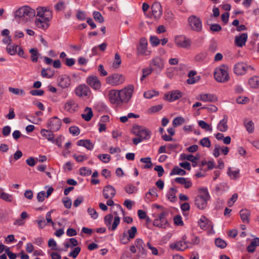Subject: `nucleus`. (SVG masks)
<instances>
[{
    "mask_svg": "<svg viewBox=\"0 0 259 259\" xmlns=\"http://www.w3.org/2000/svg\"><path fill=\"white\" fill-rule=\"evenodd\" d=\"M52 18V13L48 7L38 8L35 24L39 28L46 29L49 26L48 22Z\"/></svg>",
    "mask_w": 259,
    "mask_h": 259,
    "instance_id": "nucleus-1",
    "label": "nucleus"
},
{
    "mask_svg": "<svg viewBox=\"0 0 259 259\" xmlns=\"http://www.w3.org/2000/svg\"><path fill=\"white\" fill-rule=\"evenodd\" d=\"M35 16V11L29 6L20 7L15 13V18L19 23H25Z\"/></svg>",
    "mask_w": 259,
    "mask_h": 259,
    "instance_id": "nucleus-2",
    "label": "nucleus"
},
{
    "mask_svg": "<svg viewBox=\"0 0 259 259\" xmlns=\"http://www.w3.org/2000/svg\"><path fill=\"white\" fill-rule=\"evenodd\" d=\"M214 78L218 82L225 83L230 79L229 74V67L222 64L217 67L213 73Z\"/></svg>",
    "mask_w": 259,
    "mask_h": 259,
    "instance_id": "nucleus-3",
    "label": "nucleus"
},
{
    "mask_svg": "<svg viewBox=\"0 0 259 259\" xmlns=\"http://www.w3.org/2000/svg\"><path fill=\"white\" fill-rule=\"evenodd\" d=\"M203 195L197 196L195 199V204L200 209H205L207 204V201L210 198L206 189H203Z\"/></svg>",
    "mask_w": 259,
    "mask_h": 259,
    "instance_id": "nucleus-4",
    "label": "nucleus"
},
{
    "mask_svg": "<svg viewBox=\"0 0 259 259\" xmlns=\"http://www.w3.org/2000/svg\"><path fill=\"white\" fill-rule=\"evenodd\" d=\"M132 132L133 134L142 138L143 140H148L151 137V131L142 126L134 125Z\"/></svg>",
    "mask_w": 259,
    "mask_h": 259,
    "instance_id": "nucleus-5",
    "label": "nucleus"
},
{
    "mask_svg": "<svg viewBox=\"0 0 259 259\" xmlns=\"http://www.w3.org/2000/svg\"><path fill=\"white\" fill-rule=\"evenodd\" d=\"M113 217L111 214H107L104 217V223L109 230L114 231L120 223V219L118 216H115L112 224Z\"/></svg>",
    "mask_w": 259,
    "mask_h": 259,
    "instance_id": "nucleus-6",
    "label": "nucleus"
},
{
    "mask_svg": "<svg viewBox=\"0 0 259 259\" xmlns=\"http://www.w3.org/2000/svg\"><path fill=\"white\" fill-rule=\"evenodd\" d=\"M124 81V76L118 73L112 74L106 78V83L112 86H117L121 84Z\"/></svg>",
    "mask_w": 259,
    "mask_h": 259,
    "instance_id": "nucleus-7",
    "label": "nucleus"
},
{
    "mask_svg": "<svg viewBox=\"0 0 259 259\" xmlns=\"http://www.w3.org/2000/svg\"><path fill=\"white\" fill-rule=\"evenodd\" d=\"M134 90V85L130 84L126 87L119 90L120 96L122 103H127L132 97Z\"/></svg>",
    "mask_w": 259,
    "mask_h": 259,
    "instance_id": "nucleus-8",
    "label": "nucleus"
},
{
    "mask_svg": "<svg viewBox=\"0 0 259 259\" xmlns=\"http://www.w3.org/2000/svg\"><path fill=\"white\" fill-rule=\"evenodd\" d=\"M187 237L186 235L183 236L182 240L177 241L175 243H171L169 245L170 248L172 250L178 251H184L189 247V242L186 241Z\"/></svg>",
    "mask_w": 259,
    "mask_h": 259,
    "instance_id": "nucleus-9",
    "label": "nucleus"
},
{
    "mask_svg": "<svg viewBox=\"0 0 259 259\" xmlns=\"http://www.w3.org/2000/svg\"><path fill=\"white\" fill-rule=\"evenodd\" d=\"M147 46L148 42L146 38L145 37L141 38L140 40L139 45L137 48L138 55L150 56L151 51L148 50Z\"/></svg>",
    "mask_w": 259,
    "mask_h": 259,
    "instance_id": "nucleus-10",
    "label": "nucleus"
},
{
    "mask_svg": "<svg viewBox=\"0 0 259 259\" xmlns=\"http://www.w3.org/2000/svg\"><path fill=\"white\" fill-rule=\"evenodd\" d=\"M175 42L178 47L184 49H188L191 46L190 39L182 35L176 36L175 38Z\"/></svg>",
    "mask_w": 259,
    "mask_h": 259,
    "instance_id": "nucleus-11",
    "label": "nucleus"
},
{
    "mask_svg": "<svg viewBox=\"0 0 259 259\" xmlns=\"http://www.w3.org/2000/svg\"><path fill=\"white\" fill-rule=\"evenodd\" d=\"M189 24L191 28L196 31L199 32L202 29V22L199 18L192 15L188 18Z\"/></svg>",
    "mask_w": 259,
    "mask_h": 259,
    "instance_id": "nucleus-12",
    "label": "nucleus"
},
{
    "mask_svg": "<svg viewBox=\"0 0 259 259\" xmlns=\"http://www.w3.org/2000/svg\"><path fill=\"white\" fill-rule=\"evenodd\" d=\"M62 125V121L57 116L51 118L48 122L47 127L53 132L59 131Z\"/></svg>",
    "mask_w": 259,
    "mask_h": 259,
    "instance_id": "nucleus-13",
    "label": "nucleus"
},
{
    "mask_svg": "<svg viewBox=\"0 0 259 259\" xmlns=\"http://www.w3.org/2000/svg\"><path fill=\"white\" fill-rule=\"evenodd\" d=\"M109 98L110 102L116 105L122 104L119 90H112L109 92Z\"/></svg>",
    "mask_w": 259,
    "mask_h": 259,
    "instance_id": "nucleus-14",
    "label": "nucleus"
},
{
    "mask_svg": "<svg viewBox=\"0 0 259 259\" xmlns=\"http://www.w3.org/2000/svg\"><path fill=\"white\" fill-rule=\"evenodd\" d=\"M58 85L63 89L69 88L71 85V79L67 75H60L57 79Z\"/></svg>",
    "mask_w": 259,
    "mask_h": 259,
    "instance_id": "nucleus-15",
    "label": "nucleus"
},
{
    "mask_svg": "<svg viewBox=\"0 0 259 259\" xmlns=\"http://www.w3.org/2000/svg\"><path fill=\"white\" fill-rule=\"evenodd\" d=\"M150 66H154V68H153V69L156 72H160L164 67L163 61L160 57H155L152 60L150 63Z\"/></svg>",
    "mask_w": 259,
    "mask_h": 259,
    "instance_id": "nucleus-16",
    "label": "nucleus"
},
{
    "mask_svg": "<svg viewBox=\"0 0 259 259\" xmlns=\"http://www.w3.org/2000/svg\"><path fill=\"white\" fill-rule=\"evenodd\" d=\"M247 65L243 62L236 63L233 68V71L237 75H243L246 72Z\"/></svg>",
    "mask_w": 259,
    "mask_h": 259,
    "instance_id": "nucleus-17",
    "label": "nucleus"
},
{
    "mask_svg": "<svg viewBox=\"0 0 259 259\" xmlns=\"http://www.w3.org/2000/svg\"><path fill=\"white\" fill-rule=\"evenodd\" d=\"M87 83L93 89L99 90L101 87V83L97 76H90L87 79Z\"/></svg>",
    "mask_w": 259,
    "mask_h": 259,
    "instance_id": "nucleus-18",
    "label": "nucleus"
},
{
    "mask_svg": "<svg viewBox=\"0 0 259 259\" xmlns=\"http://www.w3.org/2000/svg\"><path fill=\"white\" fill-rule=\"evenodd\" d=\"M182 96V93L179 90H174L168 92L164 95V99L169 102H173L178 100Z\"/></svg>",
    "mask_w": 259,
    "mask_h": 259,
    "instance_id": "nucleus-19",
    "label": "nucleus"
},
{
    "mask_svg": "<svg viewBox=\"0 0 259 259\" xmlns=\"http://www.w3.org/2000/svg\"><path fill=\"white\" fill-rule=\"evenodd\" d=\"M90 93V90L85 84H80L75 90V94L80 97H87Z\"/></svg>",
    "mask_w": 259,
    "mask_h": 259,
    "instance_id": "nucleus-20",
    "label": "nucleus"
},
{
    "mask_svg": "<svg viewBox=\"0 0 259 259\" xmlns=\"http://www.w3.org/2000/svg\"><path fill=\"white\" fill-rule=\"evenodd\" d=\"M115 194L116 190L111 185L106 186L103 190V195L105 199H112Z\"/></svg>",
    "mask_w": 259,
    "mask_h": 259,
    "instance_id": "nucleus-21",
    "label": "nucleus"
},
{
    "mask_svg": "<svg viewBox=\"0 0 259 259\" xmlns=\"http://www.w3.org/2000/svg\"><path fill=\"white\" fill-rule=\"evenodd\" d=\"M151 10L152 14L155 19H159L161 17L162 10L160 3L154 2L151 7Z\"/></svg>",
    "mask_w": 259,
    "mask_h": 259,
    "instance_id": "nucleus-22",
    "label": "nucleus"
},
{
    "mask_svg": "<svg viewBox=\"0 0 259 259\" xmlns=\"http://www.w3.org/2000/svg\"><path fill=\"white\" fill-rule=\"evenodd\" d=\"M248 38L247 33H243L239 35L236 36L235 37V44L239 47H242L245 46Z\"/></svg>",
    "mask_w": 259,
    "mask_h": 259,
    "instance_id": "nucleus-23",
    "label": "nucleus"
},
{
    "mask_svg": "<svg viewBox=\"0 0 259 259\" xmlns=\"http://www.w3.org/2000/svg\"><path fill=\"white\" fill-rule=\"evenodd\" d=\"M77 105L73 100H68L64 106V109L70 112L73 113L77 110Z\"/></svg>",
    "mask_w": 259,
    "mask_h": 259,
    "instance_id": "nucleus-24",
    "label": "nucleus"
},
{
    "mask_svg": "<svg viewBox=\"0 0 259 259\" xmlns=\"http://www.w3.org/2000/svg\"><path fill=\"white\" fill-rule=\"evenodd\" d=\"M198 99L204 102H215L217 101L218 98L213 94H203L199 95V98Z\"/></svg>",
    "mask_w": 259,
    "mask_h": 259,
    "instance_id": "nucleus-25",
    "label": "nucleus"
},
{
    "mask_svg": "<svg viewBox=\"0 0 259 259\" xmlns=\"http://www.w3.org/2000/svg\"><path fill=\"white\" fill-rule=\"evenodd\" d=\"M198 225L202 229H208L211 226V222L205 217L202 215L198 222Z\"/></svg>",
    "mask_w": 259,
    "mask_h": 259,
    "instance_id": "nucleus-26",
    "label": "nucleus"
},
{
    "mask_svg": "<svg viewBox=\"0 0 259 259\" xmlns=\"http://www.w3.org/2000/svg\"><path fill=\"white\" fill-rule=\"evenodd\" d=\"M175 181L177 183L183 185L186 189H189L192 186V183L189 178L178 177L175 178Z\"/></svg>",
    "mask_w": 259,
    "mask_h": 259,
    "instance_id": "nucleus-27",
    "label": "nucleus"
},
{
    "mask_svg": "<svg viewBox=\"0 0 259 259\" xmlns=\"http://www.w3.org/2000/svg\"><path fill=\"white\" fill-rule=\"evenodd\" d=\"M135 245L142 255H146L147 254L146 250L145 249V243L142 239H136Z\"/></svg>",
    "mask_w": 259,
    "mask_h": 259,
    "instance_id": "nucleus-28",
    "label": "nucleus"
},
{
    "mask_svg": "<svg viewBox=\"0 0 259 259\" xmlns=\"http://www.w3.org/2000/svg\"><path fill=\"white\" fill-rule=\"evenodd\" d=\"M77 145L79 146H82L89 150H92L94 147V144L90 140H80L77 142Z\"/></svg>",
    "mask_w": 259,
    "mask_h": 259,
    "instance_id": "nucleus-29",
    "label": "nucleus"
},
{
    "mask_svg": "<svg viewBox=\"0 0 259 259\" xmlns=\"http://www.w3.org/2000/svg\"><path fill=\"white\" fill-rule=\"evenodd\" d=\"M228 117L224 115V118L221 120L217 125V129L222 132H225L227 131L228 126L227 125Z\"/></svg>",
    "mask_w": 259,
    "mask_h": 259,
    "instance_id": "nucleus-30",
    "label": "nucleus"
},
{
    "mask_svg": "<svg viewBox=\"0 0 259 259\" xmlns=\"http://www.w3.org/2000/svg\"><path fill=\"white\" fill-rule=\"evenodd\" d=\"M241 221L244 223H249L250 212L248 209H242L240 211Z\"/></svg>",
    "mask_w": 259,
    "mask_h": 259,
    "instance_id": "nucleus-31",
    "label": "nucleus"
},
{
    "mask_svg": "<svg viewBox=\"0 0 259 259\" xmlns=\"http://www.w3.org/2000/svg\"><path fill=\"white\" fill-rule=\"evenodd\" d=\"M40 134L44 138L47 139L49 141L52 142L53 140L54 135L53 134V132L50 130H47L46 129H41L40 131Z\"/></svg>",
    "mask_w": 259,
    "mask_h": 259,
    "instance_id": "nucleus-32",
    "label": "nucleus"
},
{
    "mask_svg": "<svg viewBox=\"0 0 259 259\" xmlns=\"http://www.w3.org/2000/svg\"><path fill=\"white\" fill-rule=\"evenodd\" d=\"M93 116V113L91 108L86 107L84 113L81 114V117L86 121H89Z\"/></svg>",
    "mask_w": 259,
    "mask_h": 259,
    "instance_id": "nucleus-33",
    "label": "nucleus"
},
{
    "mask_svg": "<svg viewBox=\"0 0 259 259\" xmlns=\"http://www.w3.org/2000/svg\"><path fill=\"white\" fill-rule=\"evenodd\" d=\"M227 174L231 179L234 180L238 179L240 177V170L239 169L233 170L231 167L228 168Z\"/></svg>",
    "mask_w": 259,
    "mask_h": 259,
    "instance_id": "nucleus-34",
    "label": "nucleus"
},
{
    "mask_svg": "<svg viewBox=\"0 0 259 259\" xmlns=\"http://www.w3.org/2000/svg\"><path fill=\"white\" fill-rule=\"evenodd\" d=\"M0 198L8 202H11L14 200V197L12 195L6 193L4 192L3 189L0 188Z\"/></svg>",
    "mask_w": 259,
    "mask_h": 259,
    "instance_id": "nucleus-35",
    "label": "nucleus"
},
{
    "mask_svg": "<svg viewBox=\"0 0 259 259\" xmlns=\"http://www.w3.org/2000/svg\"><path fill=\"white\" fill-rule=\"evenodd\" d=\"M248 83L251 88L256 89L259 88V76H254L248 80Z\"/></svg>",
    "mask_w": 259,
    "mask_h": 259,
    "instance_id": "nucleus-36",
    "label": "nucleus"
},
{
    "mask_svg": "<svg viewBox=\"0 0 259 259\" xmlns=\"http://www.w3.org/2000/svg\"><path fill=\"white\" fill-rule=\"evenodd\" d=\"M78 244V242L76 238H71L68 239V242H65L64 243V246L66 248H72L74 247H77Z\"/></svg>",
    "mask_w": 259,
    "mask_h": 259,
    "instance_id": "nucleus-37",
    "label": "nucleus"
},
{
    "mask_svg": "<svg viewBox=\"0 0 259 259\" xmlns=\"http://www.w3.org/2000/svg\"><path fill=\"white\" fill-rule=\"evenodd\" d=\"M244 125L246 128V131L249 133H252L253 132L254 123L251 120L245 119L244 121Z\"/></svg>",
    "mask_w": 259,
    "mask_h": 259,
    "instance_id": "nucleus-38",
    "label": "nucleus"
},
{
    "mask_svg": "<svg viewBox=\"0 0 259 259\" xmlns=\"http://www.w3.org/2000/svg\"><path fill=\"white\" fill-rule=\"evenodd\" d=\"M29 53L31 54V60L33 62H36L38 60L39 54L36 48H31L29 50Z\"/></svg>",
    "mask_w": 259,
    "mask_h": 259,
    "instance_id": "nucleus-39",
    "label": "nucleus"
},
{
    "mask_svg": "<svg viewBox=\"0 0 259 259\" xmlns=\"http://www.w3.org/2000/svg\"><path fill=\"white\" fill-rule=\"evenodd\" d=\"M153 224L154 226L159 227V228H165L167 226L168 222H163L162 220H160L158 218L155 219L153 222Z\"/></svg>",
    "mask_w": 259,
    "mask_h": 259,
    "instance_id": "nucleus-40",
    "label": "nucleus"
},
{
    "mask_svg": "<svg viewBox=\"0 0 259 259\" xmlns=\"http://www.w3.org/2000/svg\"><path fill=\"white\" fill-rule=\"evenodd\" d=\"M181 157L184 159H187L192 163L197 162V160L199 159V155H198L196 156H194L192 154L186 155V154H182Z\"/></svg>",
    "mask_w": 259,
    "mask_h": 259,
    "instance_id": "nucleus-41",
    "label": "nucleus"
},
{
    "mask_svg": "<svg viewBox=\"0 0 259 259\" xmlns=\"http://www.w3.org/2000/svg\"><path fill=\"white\" fill-rule=\"evenodd\" d=\"M185 122V118L182 116L175 117L172 120V125L174 127L180 126Z\"/></svg>",
    "mask_w": 259,
    "mask_h": 259,
    "instance_id": "nucleus-42",
    "label": "nucleus"
},
{
    "mask_svg": "<svg viewBox=\"0 0 259 259\" xmlns=\"http://www.w3.org/2000/svg\"><path fill=\"white\" fill-rule=\"evenodd\" d=\"M41 75L43 77L51 78L54 75V72L51 68H42L41 71Z\"/></svg>",
    "mask_w": 259,
    "mask_h": 259,
    "instance_id": "nucleus-43",
    "label": "nucleus"
},
{
    "mask_svg": "<svg viewBox=\"0 0 259 259\" xmlns=\"http://www.w3.org/2000/svg\"><path fill=\"white\" fill-rule=\"evenodd\" d=\"M186 174L185 170L180 168L178 166H175L171 171L170 173V176L179 175L181 176H184Z\"/></svg>",
    "mask_w": 259,
    "mask_h": 259,
    "instance_id": "nucleus-44",
    "label": "nucleus"
},
{
    "mask_svg": "<svg viewBox=\"0 0 259 259\" xmlns=\"http://www.w3.org/2000/svg\"><path fill=\"white\" fill-rule=\"evenodd\" d=\"M18 45H9L7 46L6 50L11 55H14L17 52Z\"/></svg>",
    "mask_w": 259,
    "mask_h": 259,
    "instance_id": "nucleus-45",
    "label": "nucleus"
},
{
    "mask_svg": "<svg viewBox=\"0 0 259 259\" xmlns=\"http://www.w3.org/2000/svg\"><path fill=\"white\" fill-rule=\"evenodd\" d=\"M140 161L143 163H146L145 165H144V168L149 169L152 167L153 164L151 162V159L149 157L142 158L140 159Z\"/></svg>",
    "mask_w": 259,
    "mask_h": 259,
    "instance_id": "nucleus-46",
    "label": "nucleus"
},
{
    "mask_svg": "<svg viewBox=\"0 0 259 259\" xmlns=\"http://www.w3.org/2000/svg\"><path fill=\"white\" fill-rule=\"evenodd\" d=\"M198 125L202 129L205 130L206 131L212 132V129L211 126L203 120H200L198 122Z\"/></svg>",
    "mask_w": 259,
    "mask_h": 259,
    "instance_id": "nucleus-47",
    "label": "nucleus"
},
{
    "mask_svg": "<svg viewBox=\"0 0 259 259\" xmlns=\"http://www.w3.org/2000/svg\"><path fill=\"white\" fill-rule=\"evenodd\" d=\"M128 238L131 239H134L136 235L137 234V229L136 227L133 226L129 229L127 233Z\"/></svg>",
    "mask_w": 259,
    "mask_h": 259,
    "instance_id": "nucleus-48",
    "label": "nucleus"
},
{
    "mask_svg": "<svg viewBox=\"0 0 259 259\" xmlns=\"http://www.w3.org/2000/svg\"><path fill=\"white\" fill-rule=\"evenodd\" d=\"M80 251L81 248L79 246H77L74 248L69 253L68 256L73 258H75L77 257Z\"/></svg>",
    "mask_w": 259,
    "mask_h": 259,
    "instance_id": "nucleus-49",
    "label": "nucleus"
},
{
    "mask_svg": "<svg viewBox=\"0 0 259 259\" xmlns=\"http://www.w3.org/2000/svg\"><path fill=\"white\" fill-rule=\"evenodd\" d=\"M93 17L94 19L100 23H102L104 21V19L103 17L102 16L101 14L98 11H94L93 14Z\"/></svg>",
    "mask_w": 259,
    "mask_h": 259,
    "instance_id": "nucleus-50",
    "label": "nucleus"
},
{
    "mask_svg": "<svg viewBox=\"0 0 259 259\" xmlns=\"http://www.w3.org/2000/svg\"><path fill=\"white\" fill-rule=\"evenodd\" d=\"M158 95V92L154 90L148 91L144 93V97L147 99H151L154 96Z\"/></svg>",
    "mask_w": 259,
    "mask_h": 259,
    "instance_id": "nucleus-51",
    "label": "nucleus"
},
{
    "mask_svg": "<svg viewBox=\"0 0 259 259\" xmlns=\"http://www.w3.org/2000/svg\"><path fill=\"white\" fill-rule=\"evenodd\" d=\"M215 245L221 248H224L227 246V243L224 240L218 238L215 240Z\"/></svg>",
    "mask_w": 259,
    "mask_h": 259,
    "instance_id": "nucleus-52",
    "label": "nucleus"
},
{
    "mask_svg": "<svg viewBox=\"0 0 259 259\" xmlns=\"http://www.w3.org/2000/svg\"><path fill=\"white\" fill-rule=\"evenodd\" d=\"M9 91L11 93H13L15 95H22V96H24L25 95L24 91L22 89L10 87L9 88Z\"/></svg>",
    "mask_w": 259,
    "mask_h": 259,
    "instance_id": "nucleus-53",
    "label": "nucleus"
},
{
    "mask_svg": "<svg viewBox=\"0 0 259 259\" xmlns=\"http://www.w3.org/2000/svg\"><path fill=\"white\" fill-rule=\"evenodd\" d=\"M35 222L37 223L38 227L40 229H43L47 225V223L42 217H38Z\"/></svg>",
    "mask_w": 259,
    "mask_h": 259,
    "instance_id": "nucleus-54",
    "label": "nucleus"
},
{
    "mask_svg": "<svg viewBox=\"0 0 259 259\" xmlns=\"http://www.w3.org/2000/svg\"><path fill=\"white\" fill-rule=\"evenodd\" d=\"M98 157L104 163H108L111 159V156L107 154H99Z\"/></svg>",
    "mask_w": 259,
    "mask_h": 259,
    "instance_id": "nucleus-55",
    "label": "nucleus"
},
{
    "mask_svg": "<svg viewBox=\"0 0 259 259\" xmlns=\"http://www.w3.org/2000/svg\"><path fill=\"white\" fill-rule=\"evenodd\" d=\"M79 174L82 176H88L92 174V170L85 167H82L79 169Z\"/></svg>",
    "mask_w": 259,
    "mask_h": 259,
    "instance_id": "nucleus-56",
    "label": "nucleus"
},
{
    "mask_svg": "<svg viewBox=\"0 0 259 259\" xmlns=\"http://www.w3.org/2000/svg\"><path fill=\"white\" fill-rule=\"evenodd\" d=\"M200 144L203 147L209 148L211 146V142L208 138L205 137L200 141Z\"/></svg>",
    "mask_w": 259,
    "mask_h": 259,
    "instance_id": "nucleus-57",
    "label": "nucleus"
},
{
    "mask_svg": "<svg viewBox=\"0 0 259 259\" xmlns=\"http://www.w3.org/2000/svg\"><path fill=\"white\" fill-rule=\"evenodd\" d=\"M159 39L155 36H151L150 37V42L153 47H156L160 44Z\"/></svg>",
    "mask_w": 259,
    "mask_h": 259,
    "instance_id": "nucleus-58",
    "label": "nucleus"
},
{
    "mask_svg": "<svg viewBox=\"0 0 259 259\" xmlns=\"http://www.w3.org/2000/svg\"><path fill=\"white\" fill-rule=\"evenodd\" d=\"M69 133L73 136H77L80 133V130L78 127L72 126L69 128Z\"/></svg>",
    "mask_w": 259,
    "mask_h": 259,
    "instance_id": "nucleus-59",
    "label": "nucleus"
},
{
    "mask_svg": "<svg viewBox=\"0 0 259 259\" xmlns=\"http://www.w3.org/2000/svg\"><path fill=\"white\" fill-rule=\"evenodd\" d=\"M88 212L89 215H91V218L94 220L97 219L98 217V214L94 208L92 207L88 208Z\"/></svg>",
    "mask_w": 259,
    "mask_h": 259,
    "instance_id": "nucleus-60",
    "label": "nucleus"
},
{
    "mask_svg": "<svg viewBox=\"0 0 259 259\" xmlns=\"http://www.w3.org/2000/svg\"><path fill=\"white\" fill-rule=\"evenodd\" d=\"M136 187L133 185H128L124 188V190L128 194H132L135 191H137Z\"/></svg>",
    "mask_w": 259,
    "mask_h": 259,
    "instance_id": "nucleus-61",
    "label": "nucleus"
},
{
    "mask_svg": "<svg viewBox=\"0 0 259 259\" xmlns=\"http://www.w3.org/2000/svg\"><path fill=\"white\" fill-rule=\"evenodd\" d=\"M48 246L49 247H51L52 250H58L57 243L53 238H50L49 240Z\"/></svg>",
    "mask_w": 259,
    "mask_h": 259,
    "instance_id": "nucleus-62",
    "label": "nucleus"
},
{
    "mask_svg": "<svg viewBox=\"0 0 259 259\" xmlns=\"http://www.w3.org/2000/svg\"><path fill=\"white\" fill-rule=\"evenodd\" d=\"M174 223L177 226H183L184 223L182 221V218L181 215H177L174 218Z\"/></svg>",
    "mask_w": 259,
    "mask_h": 259,
    "instance_id": "nucleus-63",
    "label": "nucleus"
},
{
    "mask_svg": "<svg viewBox=\"0 0 259 259\" xmlns=\"http://www.w3.org/2000/svg\"><path fill=\"white\" fill-rule=\"evenodd\" d=\"M238 198L237 193H234L232 195L231 198L228 201V205L229 207L233 205L234 203L236 201Z\"/></svg>",
    "mask_w": 259,
    "mask_h": 259,
    "instance_id": "nucleus-64",
    "label": "nucleus"
}]
</instances>
